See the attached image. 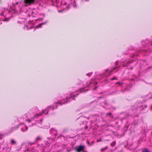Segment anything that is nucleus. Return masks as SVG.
I'll return each mask as SVG.
<instances>
[{
	"label": "nucleus",
	"mask_w": 152,
	"mask_h": 152,
	"mask_svg": "<svg viewBox=\"0 0 152 152\" xmlns=\"http://www.w3.org/2000/svg\"><path fill=\"white\" fill-rule=\"evenodd\" d=\"M106 117H108L109 118H113V115L111 113H109L106 114Z\"/></svg>",
	"instance_id": "20e7f679"
},
{
	"label": "nucleus",
	"mask_w": 152,
	"mask_h": 152,
	"mask_svg": "<svg viewBox=\"0 0 152 152\" xmlns=\"http://www.w3.org/2000/svg\"><path fill=\"white\" fill-rule=\"evenodd\" d=\"M26 130L28 129V127L26 126Z\"/></svg>",
	"instance_id": "aec40b11"
},
{
	"label": "nucleus",
	"mask_w": 152,
	"mask_h": 152,
	"mask_svg": "<svg viewBox=\"0 0 152 152\" xmlns=\"http://www.w3.org/2000/svg\"><path fill=\"white\" fill-rule=\"evenodd\" d=\"M88 74H87L86 75H88Z\"/></svg>",
	"instance_id": "bb28decb"
},
{
	"label": "nucleus",
	"mask_w": 152,
	"mask_h": 152,
	"mask_svg": "<svg viewBox=\"0 0 152 152\" xmlns=\"http://www.w3.org/2000/svg\"><path fill=\"white\" fill-rule=\"evenodd\" d=\"M54 107L53 106H49L48 107V109H52L53 110L54 109Z\"/></svg>",
	"instance_id": "6e6552de"
},
{
	"label": "nucleus",
	"mask_w": 152,
	"mask_h": 152,
	"mask_svg": "<svg viewBox=\"0 0 152 152\" xmlns=\"http://www.w3.org/2000/svg\"><path fill=\"white\" fill-rule=\"evenodd\" d=\"M142 152H151L150 149L147 148H145L142 149Z\"/></svg>",
	"instance_id": "39448f33"
},
{
	"label": "nucleus",
	"mask_w": 152,
	"mask_h": 152,
	"mask_svg": "<svg viewBox=\"0 0 152 152\" xmlns=\"http://www.w3.org/2000/svg\"><path fill=\"white\" fill-rule=\"evenodd\" d=\"M107 148V147H105L104 148H103L102 149H101V151H104Z\"/></svg>",
	"instance_id": "1a4fd4ad"
},
{
	"label": "nucleus",
	"mask_w": 152,
	"mask_h": 152,
	"mask_svg": "<svg viewBox=\"0 0 152 152\" xmlns=\"http://www.w3.org/2000/svg\"><path fill=\"white\" fill-rule=\"evenodd\" d=\"M10 141L11 144L12 145H15L16 143V142L13 139H11Z\"/></svg>",
	"instance_id": "0eeeda50"
},
{
	"label": "nucleus",
	"mask_w": 152,
	"mask_h": 152,
	"mask_svg": "<svg viewBox=\"0 0 152 152\" xmlns=\"http://www.w3.org/2000/svg\"><path fill=\"white\" fill-rule=\"evenodd\" d=\"M104 103V105L106 106H108L109 105V104L108 101L107 100H105Z\"/></svg>",
	"instance_id": "423d86ee"
},
{
	"label": "nucleus",
	"mask_w": 152,
	"mask_h": 152,
	"mask_svg": "<svg viewBox=\"0 0 152 152\" xmlns=\"http://www.w3.org/2000/svg\"><path fill=\"white\" fill-rule=\"evenodd\" d=\"M87 143H88V144H90V143H89V141H88V142H87Z\"/></svg>",
	"instance_id": "b1692460"
},
{
	"label": "nucleus",
	"mask_w": 152,
	"mask_h": 152,
	"mask_svg": "<svg viewBox=\"0 0 152 152\" xmlns=\"http://www.w3.org/2000/svg\"><path fill=\"white\" fill-rule=\"evenodd\" d=\"M98 98H99V99H101V98H104V96H100V97H98Z\"/></svg>",
	"instance_id": "dca6fc26"
},
{
	"label": "nucleus",
	"mask_w": 152,
	"mask_h": 152,
	"mask_svg": "<svg viewBox=\"0 0 152 152\" xmlns=\"http://www.w3.org/2000/svg\"><path fill=\"white\" fill-rule=\"evenodd\" d=\"M73 98L72 97V96H71V97H70L68 99H68L66 100V103H67L70 102V100H69V99H70L71 100H72L73 99V98H74L76 96H75L74 94H73ZM65 103V101H64V102H62V101H59L58 102H56L55 103L56 104H60L61 105L62 104H64Z\"/></svg>",
	"instance_id": "f03ea898"
},
{
	"label": "nucleus",
	"mask_w": 152,
	"mask_h": 152,
	"mask_svg": "<svg viewBox=\"0 0 152 152\" xmlns=\"http://www.w3.org/2000/svg\"><path fill=\"white\" fill-rule=\"evenodd\" d=\"M115 65L116 66H117L118 64V61H117L116 62H115Z\"/></svg>",
	"instance_id": "4468645a"
},
{
	"label": "nucleus",
	"mask_w": 152,
	"mask_h": 152,
	"mask_svg": "<svg viewBox=\"0 0 152 152\" xmlns=\"http://www.w3.org/2000/svg\"><path fill=\"white\" fill-rule=\"evenodd\" d=\"M85 146L84 145H80L75 148V150L77 152H84Z\"/></svg>",
	"instance_id": "f257e3e1"
},
{
	"label": "nucleus",
	"mask_w": 152,
	"mask_h": 152,
	"mask_svg": "<svg viewBox=\"0 0 152 152\" xmlns=\"http://www.w3.org/2000/svg\"><path fill=\"white\" fill-rule=\"evenodd\" d=\"M99 141H101V140H97V142H99Z\"/></svg>",
	"instance_id": "412c9836"
},
{
	"label": "nucleus",
	"mask_w": 152,
	"mask_h": 152,
	"mask_svg": "<svg viewBox=\"0 0 152 152\" xmlns=\"http://www.w3.org/2000/svg\"><path fill=\"white\" fill-rule=\"evenodd\" d=\"M41 115V114H37L36 115H35V116H38V115Z\"/></svg>",
	"instance_id": "a211bd4d"
},
{
	"label": "nucleus",
	"mask_w": 152,
	"mask_h": 152,
	"mask_svg": "<svg viewBox=\"0 0 152 152\" xmlns=\"http://www.w3.org/2000/svg\"><path fill=\"white\" fill-rule=\"evenodd\" d=\"M35 0H24V2L26 4H28L31 5L34 4Z\"/></svg>",
	"instance_id": "7ed1b4c3"
},
{
	"label": "nucleus",
	"mask_w": 152,
	"mask_h": 152,
	"mask_svg": "<svg viewBox=\"0 0 152 152\" xmlns=\"http://www.w3.org/2000/svg\"><path fill=\"white\" fill-rule=\"evenodd\" d=\"M27 121V122L28 123H30V122H31V120L29 119H28Z\"/></svg>",
	"instance_id": "2eb2a0df"
},
{
	"label": "nucleus",
	"mask_w": 152,
	"mask_h": 152,
	"mask_svg": "<svg viewBox=\"0 0 152 152\" xmlns=\"http://www.w3.org/2000/svg\"><path fill=\"white\" fill-rule=\"evenodd\" d=\"M133 67H131V69H133Z\"/></svg>",
	"instance_id": "393cba45"
},
{
	"label": "nucleus",
	"mask_w": 152,
	"mask_h": 152,
	"mask_svg": "<svg viewBox=\"0 0 152 152\" xmlns=\"http://www.w3.org/2000/svg\"><path fill=\"white\" fill-rule=\"evenodd\" d=\"M41 140V139L40 137H37V138L36 140L37 141V140Z\"/></svg>",
	"instance_id": "9d476101"
},
{
	"label": "nucleus",
	"mask_w": 152,
	"mask_h": 152,
	"mask_svg": "<svg viewBox=\"0 0 152 152\" xmlns=\"http://www.w3.org/2000/svg\"><path fill=\"white\" fill-rule=\"evenodd\" d=\"M67 8L68 9H69V6L68 5V6L67 7Z\"/></svg>",
	"instance_id": "6ab92c4d"
},
{
	"label": "nucleus",
	"mask_w": 152,
	"mask_h": 152,
	"mask_svg": "<svg viewBox=\"0 0 152 152\" xmlns=\"http://www.w3.org/2000/svg\"><path fill=\"white\" fill-rule=\"evenodd\" d=\"M66 4V3H64V4H65H65Z\"/></svg>",
	"instance_id": "a878e982"
},
{
	"label": "nucleus",
	"mask_w": 152,
	"mask_h": 152,
	"mask_svg": "<svg viewBox=\"0 0 152 152\" xmlns=\"http://www.w3.org/2000/svg\"><path fill=\"white\" fill-rule=\"evenodd\" d=\"M88 126H87L84 127V129H88Z\"/></svg>",
	"instance_id": "f3484780"
},
{
	"label": "nucleus",
	"mask_w": 152,
	"mask_h": 152,
	"mask_svg": "<svg viewBox=\"0 0 152 152\" xmlns=\"http://www.w3.org/2000/svg\"><path fill=\"white\" fill-rule=\"evenodd\" d=\"M46 111V110H45L43 111V113H45L46 114H48V110H47V112L46 113H45V111Z\"/></svg>",
	"instance_id": "ddd939ff"
},
{
	"label": "nucleus",
	"mask_w": 152,
	"mask_h": 152,
	"mask_svg": "<svg viewBox=\"0 0 152 152\" xmlns=\"http://www.w3.org/2000/svg\"><path fill=\"white\" fill-rule=\"evenodd\" d=\"M62 11H61V10H59V11H58V12H61Z\"/></svg>",
	"instance_id": "4be33fe9"
},
{
	"label": "nucleus",
	"mask_w": 152,
	"mask_h": 152,
	"mask_svg": "<svg viewBox=\"0 0 152 152\" xmlns=\"http://www.w3.org/2000/svg\"><path fill=\"white\" fill-rule=\"evenodd\" d=\"M116 79H117V78L115 77H113V78L111 79L110 80H116Z\"/></svg>",
	"instance_id": "f8f14e48"
},
{
	"label": "nucleus",
	"mask_w": 152,
	"mask_h": 152,
	"mask_svg": "<svg viewBox=\"0 0 152 152\" xmlns=\"http://www.w3.org/2000/svg\"><path fill=\"white\" fill-rule=\"evenodd\" d=\"M88 74H87L86 75H88Z\"/></svg>",
	"instance_id": "cd10ccee"
},
{
	"label": "nucleus",
	"mask_w": 152,
	"mask_h": 152,
	"mask_svg": "<svg viewBox=\"0 0 152 152\" xmlns=\"http://www.w3.org/2000/svg\"><path fill=\"white\" fill-rule=\"evenodd\" d=\"M70 151H71V150H67V151H68V152Z\"/></svg>",
	"instance_id": "5701e85b"
},
{
	"label": "nucleus",
	"mask_w": 152,
	"mask_h": 152,
	"mask_svg": "<svg viewBox=\"0 0 152 152\" xmlns=\"http://www.w3.org/2000/svg\"><path fill=\"white\" fill-rule=\"evenodd\" d=\"M123 83L122 82L120 83L119 82H117L116 83H115L116 84H118V85H121V84Z\"/></svg>",
	"instance_id": "9b49d317"
}]
</instances>
